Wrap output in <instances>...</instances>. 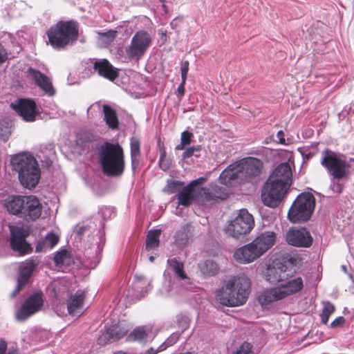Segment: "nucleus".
Masks as SVG:
<instances>
[{
  "label": "nucleus",
  "mask_w": 354,
  "mask_h": 354,
  "mask_svg": "<svg viewBox=\"0 0 354 354\" xmlns=\"http://www.w3.org/2000/svg\"><path fill=\"white\" fill-rule=\"evenodd\" d=\"M250 280L244 274L229 279L225 285L216 291V299L226 306H239L244 304L249 296Z\"/></svg>",
  "instance_id": "1"
},
{
  "label": "nucleus",
  "mask_w": 354,
  "mask_h": 354,
  "mask_svg": "<svg viewBox=\"0 0 354 354\" xmlns=\"http://www.w3.org/2000/svg\"><path fill=\"white\" fill-rule=\"evenodd\" d=\"M263 168V162L256 158L248 157L231 164L220 174L221 183L232 186L234 182L241 183L259 176Z\"/></svg>",
  "instance_id": "2"
},
{
  "label": "nucleus",
  "mask_w": 354,
  "mask_h": 354,
  "mask_svg": "<svg viewBox=\"0 0 354 354\" xmlns=\"http://www.w3.org/2000/svg\"><path fill=\"white\" fill-rule=\"evenodd\" d=\"M10 165L14 171L18 174V178L23 187L34 188L38 184L41 172L37 161L31 154L21 153L13 156Z\"/></svg>",
  "instance_id": "3"
},
{
  "label": "nucleus",
  "mask_w": 354,
  "mask_h": 354,
  "mask_svg": "<svg viewBox=\"0 0 354 354\" xmlns=\"http://www.w3.org/2000/svg\"><path fill=\"white\" fill-rule=\"evenodd\" d=\"M100 162L103 172L109 176H120L124 170L122 147L118 143L105 142L100 150Z\"/></svg>",
  "instance_id": "4"
},
{
  "label": "nucleus",
  "mask_w": 354,
  "mask_h": 354,
  "mask_svg": "<svg viewBox=\"0 0 354 354\" xmlns=\"http://www.w3.org/2000/svg\"><path fill=\"white\" fill-rule=\"evenodd\" d=\"M277 287L267 288L258 297V301L263 308L299 292L304 287V281L301 277L288 279Z\"/></svg>",
  "instance_id": "5"
},
{
  "label": "nucleus",
  "mask_w": 354,
  "mask_h": 354,
  "mask_svg": "<svg viewBox=\"0 0 354 354\" xmlns=\"http://www.w3.org/2000/svg\"><path fill=\"white\" fill-rule=\"evenodd\" d=\"M49 43L54 48L61 49L73 44L78 37L77 24L73 21H59L47 32Z\"/></svg>",
  "instance_id": "6"
},
{
  "label": "nucleus",
  "mask_w": 354,
  "mask_h": 354,
  "mask_svg": "<svg viewBox=\"0 0 354 354\" xmlns=\"http://www.w3.org/2000/svg\"><path fill=\"white\" fill-rule=\"evenodd\" d=\"M315 205V198L310 193H302L295 200L288 213L292 223L305 222L310 219Z\"/></svg>",
  "instance_id": "7"
},
{
  "label": "nucleus",
  "mask_w": 354,
  "mask_h": 354,
  "mask_svg": "<svg viewBox=\"0 0 354 354\" xmlns=\"http://www.w3.org/2000/svg\"><path fill=\"white\" fill-rule=\"evenodd\" d=\"M321 164L336 179L345 177L350 167L345 156L330 150H325L322 152Z\"/></svg>",
  "instance_id": "8"
},
{
  "label": "nucleus",
  "mask_w": 354,
  "mask_h": 354,
  "mask_svg": "<svg viewBox=\"0 0 354 354\" xmlns=\"http://www.w3.org/2000/svg\"><path fill=\"white\" fill-rule=\"evenodd\" d=\"M254 226V220L246 209H241L236 218L225 227L227 234L234 238L249 234Z\"/></svg>",
  "instance_id": "9"
},
{
  "label": "nucleus",
  "mask_w": 354,
  "mask_h": 354,
  "mask_svg": "<svg viewBox=\"0 0 354 354\" xmlns=\"http://www.w3.org/2000/svg\"><path fill=\"white\" fill-rule=\"evenodd\" d=\"M152 41L151 36L145 30H140L132 37L130 45L126 48V53L131 59H140Z\"/></svg>",
  "instance_id": "10"
},
{
  "label": "nucleus",
  "mask_w": 354,
  "mask_h": 354,
  "mask_svg": "<svg viewBox=\"0 0 354 354\" xmlns=\"http://www.w3.org/2000/svg\"><path fill=\"white\" fill-rule=\"evenodd\" d=\"M289 188L278 182L267 180L261 191L263 204L270 207L278 206Z\"/></svg>",
  "instance_id": "11"
},
{
  "label": "nucleus",
  "mask_w": 354,
  "mask_h": 354,
  "mask_svg": "<svg viewBox=\"0 0 354 354\" xmlns=\"http://www.w3.org/2000/svg\"><path fill=\"white\" fill-rule=\"evenodd\" d=\"M44 304L41 293H35L26 299L21 309L17 313L16 318L24 321L41 310Z\"/></svg>",
  "instance_id": "12"
},
{
  "label": "nucleus",
  "mask_w": 354,
  "mask_h": 354,
  "mask_svg": "<svg viewBox=\"0 0 354 354\" xmlns=\"http://www.w3.org/2000/svg\"><path fill=\"white\" fill-rule=\"evenodd\" d=\"M227 197V194L225 190L214 184L202 187L197 192L198 201L203 205H210L219 200H224Z\"/></svg>",
  "instance_id": "13"
},
{
  "label": "nucleus",
  "mask_w": 354,
  "mask_h": 354,
  "mask_svg": "<svg viewBox=\"0 0 354 354\" xmlns=\"http://www.w3.org/2000/svg\"><path fill=\"white\" fill-rule=\"evenodd\" d=\"M286 240L289 245L295 247L308 248L313 243L310 232L303 227L289 228L286 234Z\"/></svg>",
  "instance_id": "14"
},
{
  "label": "nucleus",
  "mask_w": 354,
  "mask_h": 354,
  "mask_svg": "<svg viewBox=\"0 0 354 354\" xmlns=\"http://www.w3.org/2000/svg\"><path fill=\"white\" fill-rule=\"evenodd\" d=\"M263 276L270 284L286 281L290 277L288 273V267L280 262H273L268 265L263 272Z\"/></svg>",
  "instance_id": "15"
},
{
  "label": "nucleus",
  "mask_w": 354,
  "mask_h": 354,
  "mask_svg": "<svg viewBox=\"0 0 354 354\" xmlns=\"http://www.w3.org/2000/svg\"><path fill=\"white\" fill-rule=\"evenodd\" d=\"M10 106L25 121L35 120L38 111L36 104L32 100L19 99L12 102Z\"/></svg>",
  "instance_id": "16"
},
{
  "label": "nucleus",
  "mask_w": 354,
  "mask_h": 354,
  "mask_svg": "<svg viewBox=\"0 0 354 354\" xmlns=\"http://www.w3.org/2000/svg\"><path fill=\"white\" fill-rule=\"evenodd\" d=\"M263 254L253 241L236 249L233 254L234 259L239 263L247 264L253 262Z\"/></svg>",
  "instance_id": "17"
},
{
  "label": "nucleus",
  "mask_w": 354,
  "mask_h": 354,
  "mask_svg": "<svg viewBox=\"0 0 354 354\" xmlns=\"http://www.w3.org/2000/svg\"><path fill=\"white\" fill-rule=\"evenodd\" d=\"M263 254L253 241L236 249L233 254L234 259L239 263L247 264L253 262Z\"/></svg>",
  "instance_id": "18"
},
{
  "label": "nucleus",
  "mask_w": 354,
  "mask_h": 354,
  "mask_svg": "<svg viewBox=\"0 0 354 354\" xmlns=\"http://www.w3.org/2000/svg\"><path fill=\"white\" fill-rule=\"evenodd\" d=\"M11 248L19 254H25L30 250L29 245L26 242L23 228L10 225Z\"/></svg>",
  "instance_id": "19"
},
{
  "label": "nucleus",
  "mask_w": 354,
  "mask_h": 354,
  "mask_svg": "<svg viewBox=\"0 0 354 354\" xmlns=\"http://www.w3.org/2000/svg\"><path fill=\"white\" fill-rule=\"evenodd\" d=\"M42 205L35 196H26L21 217L26 220L35 221L41 214Z\"/></svg>",
  "instance_id": "20"
},
{
  "label": "nucleus",
  "mask_w": 354,
  "mask_h": 354,
  "mask_svg": "<svg viewBox=\"0 0 354 354\" xmlns=\"http://www.w3.org/2000/svg\"><path fill=\"white\" fill-rule=\"evenodd\" d=\"M27 77L32 80L35 84L38 86L47 95L53 96L55 95V91L50 78L41 73L40 71L30 67L27 71Z\"/></svg>",
  "instance_id": "21"
},
{
  "label": "nucleus",
  "mask_w": 354,
  "mask_h": 354,
  "mask_svg": "<svg viewBox=\"0 0 354 354\" xmlns=\"http://www.w3.org/2000/svg\"><path fill=\"white\" fill-rule=\"evenodd\" d=\"M292 174L290 163L283 162L274 169L268 180L278 182L289 188L292 183Z\"/></svg>",
  "instance_id": "22"
},
{
  "label": "nucleus",
  "mask_w": 354,
  "mask_h": 354,
  "mask_svg": "<svg viewBox=\"0 0 354 354\" xmlns=\"http://www.w3.org/2000/svg\"><path fill=\"white\" fill-rule=\"evenodd\" d=\"M37 265V263L33 259H28L20 265L17 286L12 292L11 297H15L20 291L21 287L28 281Z\"/></svg>",
  "instance_id": "23"
},
{
  "label": "nucleus",
  "mask_w": 354,
  "mask_h": 354,
  "mask_svg": "<svg viewBox=\"0 0 354 354\" xmlns=\"http://www.w3.org/2000/svg\"><path fill=\"white\" fill-rule=\"evenodd\" d=\"M277 235L271 230H265L257 234L252 241L263 255L276 243Z\"/></svg>",
  "instance_id": "24"
},
{
  "label": "nucleus",
  "mask_w": 354,
  "mask_h": 354,
  "mask_svg": "<svg viewBox=\"0 0 354 354\" xmlns=\"http://www.w3.org/2000/svg\"><path fill=\"white\" fill-rule=\"evenodd\" d=\"M93 68L99 75L111 81H113L118 76L117 68L106 59H96L93 63Z\"/></svg>",
  "instance_id": "25"
},
{
  "label": "nucleus",
  "mask_w": 354,
  "mask_h": 354,
  "mask_svg": "<svg viewBox=\"0 0 354 354\" xmlns=\"http://www.w3.org/2000/svg\"><path fill=\"white\" fill-rule=\"evenodd\" d=\"M205 178H199L192 181L187 186L183 187L178 194V204L184 206H188L191 204L194 198V188L195 185L203 184Z\"/></svg>",
  "instance_id": "26"
},
{
  "label": "nucleus",
  "mask_w": 354,
  "mask_h": 354,
  "mask_svg": "<svg viewBox=\"0 0 354 354\" xmlns=\"http://www.w3.org/2000/svg\"><path fill=\"white\" fill-rule=\"evenodd\" d=\"M85 292L82 290H77L74 295L71 296L67 303V310L73 316H79L84 309V301Z\"/></svg>",
  "instance_id": "27"
},
{
  "label": "nucleus",
  "mask_w": 354,
  "mask_h": 354,
  "mask_svg": "<svg viewBox=\"0 0 354 354\" xmlns=\"http://www.w3.org/2000/svg\"><path fill=\"white\" fill-rule=\"evenodd\" d=\"M126 333L127 330L122 328L118 325H113L98 337L97 342L99 344L104 345L121 339Z\"/></svg>",
  "instance_id": "28"
},
{
  "label": "nucleus",
  "mask_w": 354,
  "mask_h": 354,
  "mask_svg": "<svg viewBox=\"0 0 354 354\" xmlns=\"http://www.w3.org/2000/svg\"><path fill=\"white\" fill-rule=\"evenodd\" d=\"M26 196H11L4 201V207L8 212L21 216Z\"/></svg>",
  "instance_id": "29"
},
{
  "label": "nucleus",
  "mask_w": 354,
  "mask_h": 354,
  "mask_svg": "<svg viewBox=\"0 0 354 354\" xmlns=\"http://www.w3.org/2000/svg\"><path fill=\"white\" fill-rule=\"evenodd\" d=\"M167 265L174 274L181 280L185 281L186 283H190V279L184 271V264L178 261L176 258L169 259Z\"/></svg>",
  "instance_id": "30"
},
{
  "label": "nucleus",
  "mask_w": 354,
  "mask_h": 354,
  "mask_svg": "<svg viewBox=\"0 0 354 354\" xmlns=\"http://www.w3.org/2000/svg\"><path fill=\"white\" fill-rule=\"evenodd\" d=\"M150 331L151 329L149 327L139 326L131 332L127 339L129 342L145 343L148 340Z\"/></svg>",
  "instance_id": "31"
},
{
  "label": "nucleus",
  "mask_w": 354,
  "mask_h": 354,
  "mask_svg": "<svg viewBox=\"0 0 354 354\" xmlns=\"http://www.w3.org/2000/svg\"><path fill=\"white\" fill-rule=\"evenodd\" d=\"M103 113L104 120L106 124L112 129H115L118 127V119L116 111L110 106L104 104L103 106Z\"/></svg>",
  "instance_id": "32"
},
{
  "label": "nucleus",
  "mask_w": 354,
  "mask_h": 354,
  "mask_svg": "<svg viewBox=\"0 0 354 354\" xmlns=\"http://www.w3.org/2000/svg\"><path fill=\"white\" fill-rule=\"evenodd\" d=\"M95 230L93 227L88 225L77 226L75 229V239L80 241H90L91 235L95 232Z\"/></svg>",
  "instance_id": "33"
},
{
  "label": "nucleus",
  "mask_w": 354,
  "mask_h": 354,
  "mask_svg": "<svg viewBox=\"0 0 354 354\" xmlns=\"http://www.w3.org/2000/svg\"><path fill=\"white\" fill-rule=\"evenodd\" d=\"M133 287L137 292H140L143 296L144 292L147 293L151 289V283L144 276L136 275Z\"/></svg>",
  "instance_id": "34"
},
{
  "label": "nucleus",
  "mask_w": 354,
  "mask_h": 354,
  "mask_svg": "<svg viewBox=\"0 0 354 354\" xmlns=\"http://www.w3.org/2000/svg\"><path fill=\"white\" fill-rule=\"evenodd\" d=\"M131 167L133 170H135L138 165V156L140 153V142L137 139L133 138L131 140Z\"/></svg>",
  "instance_id": "35"
},
{
  "label": "nucleus",
  "mask_w": 354,
  "mask_h": 354,
  "mask_svg": "<svg viewBox=\"0 0 354 354\" xmlns=\"http://www.w3.org/2000/svg\"><path fill=\"white\" fill-rule=\"evenodd\" d=\"M160 235V230H159L149 232L146 239V248L148 250L158 246Z\"/></svg>",
  "instance_id": "36"
},
{
  "label": "nucleus",
  "mask_w": 354,
  "mask_h": 354,
  "mask_svg": "<svg viewBox=\"0 0 354 354\" xmlns=\"http://www.w3.org/2000/svg\"><path fill=\"white\" fill-rule=\"evenodd\" d=\"M201 271L207 275H214L218 271V265L212 260H206L199 266Z\"/></svg>",
  "instance_id": "37"
},
{
  "label": "nucleus",
  "mask_w": 354,
  "mask_h": 354,
  "mask_svg": "<svg viewBox=\"0 0 354 354\" xmlns=\"http://www.w3.org/2000/svg\"><path fill=\"white\" fill-rule=\"evenodd\" d=\"M178 285L176 283L168 282L165 283L160 290L161 294L165 296L172 297L181 293V289L178 288Z\"/></svg>",
  "instance_id": "38"
},
{
  "label": "nucleus",
  "mask_w": 354,
  "mask_h": 354,
  "mask_svg": "<svg viewBox=\"0 0 354 354\" xmlns=\"http://www.w3.org/2000/svg\"><path fill=\"white\" fill-rule=\"evenodd\" d=\"M189 239V234L187 227H182L176 232L175 235V243L176 245L182 247L187 244Z\"/></svg>",
  "instance_id": "39"
},
{
  "label": "nucleus",
  "mask_w": 354,
  "mask_h": 354,
  "mask_svg": "<svg viewBox=\"0 0 354 354\" xmlns=\"http://www.w3.org/2000/svg\"><path fill=\"white\" fill-rule=\"evenodd\" d=\"M54 261L57 266L69 264L71 257L66 250L57 252L54 257Z\"/></svg>",
  "instance_id": "40"
},
{
  "label": "nucleus",
  "mask_w": 354,
  "mask_h": 354,
  "mask_svg": "<svg viewBox=\"0 0 354 354\" xmlns=\"http://www.w3.org/2000/svg\"><path fill=\"white\" fill-rule=\"evenodd\" d=\"M335 311L334 306L330 302L324 303V307L321 314L322 322L323 324H326L328 322L329 317Z\"/></svg>",
  "instance_id": "41"
},
{
  "label": "nucleus",
  "mask_w": 354,
  "mask_h": 354,
  "mask_svg": "<svg viewBox=\"0 0 354 354\" xmlns=\"http://www.w3.org/2000/svg\"><path fill=\"white\" fill-rule=\"evenodd\" d=\"M171 162V160L169 158H167L166 151H165L164 149H162L160 150V158H159L160 167L162 170L167 171V169H169Z\"/></svg>",
  "instance_id": "42"
},
{
  "label": "nucleus",
  "mask_w": 354,
  "mask_h": 354,
  "mask_svg": "<svg viewBox=\"0 0 354 354\" xmlns=\"http://www.w3.org/2000/svg\"><path fill=\"white\" fill-rule=\"evenodd\" d=\"M117 32L115 30H109L106 32L99 33V39L105 44H111L116 37Z\"/></svg>",
  "instance_id": "43"
},
{
  "label": "nucleus",
  "mask_w": 354,
  "mask_h": 354,
  "mask_svg": "<svg viewBox=\"0 0 354 354\" xmlns=\"http://www.w3.org/2000/svg\"><path fill=\"white\" fill-rule=\"evenodd\" d=\"M59 241V237L55 233H48L44 240V245L48 248H53Z\"/></svg>",
  "instance_id": "44"
},
{
  "label": "nucleus",
  "mask_w": 354,
  "mask_h": 354,
  "mask_svg": "<svg viewBox=\"0 0 354 354\" xmlns=\"http://www.w3.org/2000/svg\"><path fill=\"white\" fill-rule=\"evenodd\" d=\"M183 185V183L178 180H169L165 188L168 194H173L178 191Z\"/></svg>",
  "instance_id": "45"
},
{
  "label": "nucleus",
  "mask_w": 354,
  "mask_h": 354,
  "mask_svg": "<svg viewBox=\"0 0 354 354\" xmlns=\"http://www.w3.org/2000/svg\"><path fill=\"white\" fill-rule=\"evenodd\" d=\"M179 335L177 333H173L164 343L159 346V351H164L168 346L173 345L178 339Z\"/></svg>",
  "instance_id": "46"
},
{
  "label": "nucleus",
  "mask_w": 354,
  "mask_h": 354,
  "mask_svg": "<svg viewBox=\"0 0 354 354\" xmlns=\"http://www.w3.org/2000/svg\"><path fill=\"white\" fill-rule=\"evenodd\" d=\"M201 149V147L200 146L189 147L184 151V153L183 154V158L184 159H186L192 156H198V155L196 154V153L200 152Z\"/></svg>",
  "instance_id": "47"
},
{
  "label": "nucleus",
  "mask_w": 354,
  "mask_h": 354,
  "mask_svg": "<svg viewBox=\"0 0 354 354\" xmlns=\"http://www.w3.org/2000/svg\"><path fill=\"white\" fill-rule=\"evenodd\" d=\"M252 345L250 343L244 342L240 348L233 354H253Z\"/></svg>",
  "instance_id": "48"
},
{
  "label": "nucleus",
  "mask_w": 354,
  "mask_h": 354,
  "mask_svg": "<svg viewBox=\"0 0 354 354\" xmlns=\"http://www.w3.org/2000/svg\"><path fill=\"white\" fill-rule=\"evenodd\" d=\"M193 136V134L188 131H185L181 133L180 136V142L186 145H188L191 142V138Z\"/></svg>",
  "instance_id": "49"
},
{
  "label": "nucleus",
  "mask_w": 354,
  "mask_h": 354,
  "mask_svg": "<svg viewBox=\"0 0 354 354\" xmlns=\"http://www.w3.org/2000/svg\"><path fill=\"white\" fill-rule=\"evenodd\" d=\"M188 70H189V62L187 61H185L182 64L181 68H180L182 80H186Z\"/></svg>",
  "instance_id": "50"
},
{
  "label": "nucleus",
  "mask_w": 354,
  "mask_h": 354,
  "mask_svg": "<svg viewBox=\"0 0 354 354\" xmlns=\"http://www.w3.org/2000/svg\"><path fill=\"white\" fill-rule=\"evenodd\" d=\"M8 58V53L3 46L0 43V65Z\"/></svg>",
  "instance_id": "51"
},
{
  "label": "nucleus",
  "mask_w": 354,
  "mask_h": 354,
  "mask_svg": "<svg viewBox=\"0 0 354 354\" xmlns=\"http://www.w3.org/2000/svg\"><path fill=\"white\" fill-rule=\"evenodd\" d=\"M345 322V319L344 317L340 316L337 317L334 321H333L330 324V326L333 328H335L337 327L342 326Z\"/></svg>",
  "instance_id": "52"
},
{
  "label": "nucleus",
  "mask_w": 354,
  "mask_h": 354,
  "mask_svg": "<svg viewBox=\"0 0 354 354\" xmlns=\"http://www.w3.org/2000/svg\"><path fill=\"white\" fill-rule=\"evenodd\" d=\"M7 349V342L3 339L0 338V354H6Z\"/></svg>",
  "instance_id": "53"
},
{
  "label": "nucleus",
  "mask_w": 354,
  "mask_h": 354,
  "mask_svg": "<svg viewBox=\"0 0 354 354\" xmlns=\"http://www.w3.org/2000/svg\"><path fill=\"white\" fill-rule=\"evenodd\" d=\"M186 80H182L180 84L178 86L177 92L178 95L180 96H183L185 94V84Z\"/></svg>",
  "instance_id": "54"
},
{
  "label": "nucleus",
  "mask_w": 354,
  "mask_h": 354,
  "mask_svg": "<svg viewBox=\"0 0 354 354\" xmlns=\"http://www.w3.org/2000/svg\"><path fill=\"white\" fill-rule=\"evenodd\" d=\"M65 306L64 304L57 305L55 307V310L59 316H62L64 314Z\"/></svg>",
  "instance_id": "55"
},
{
  "label": "nucleus",
  "mask_w": 354,
  "mask_h": 354,
  "mask_svg": "<svg viewBox=\"0 0 354 354\" xmlns=\"http://www.w3.org/2000/svg\"><path fill=\"white\" fill-rule=\"evenodd\" d=\"M283 131L280 130L278 131L277 134V137L279 140V142L280 144H285L286 143V140H285V138L283 137Z\"/></svg>",
  "instance_id": "56"
},
{
  "label": "nucleus",
  "mask_w": 354,
  "mask_h": 354,
  "mask_svg": "<svg viewBox=\"0 0 354 354\" xmlns=\"http://www.w3.org/2000/svg\"><path fill=\"white\" fill-rule=\"evenodd\" d=\"M302 156L304 159L308 160L310 159L313 156V153L311 152H309L308 150H304L301 152Z\"/></svg>",
  "instance_id": "57"
},
{
  "label": "nucleus",
  "mask_w": 354,
  "mask_h": 354,
  "mask_svg": "<svg viewBox=\"0 0 354 354\" xmlns=\"http://www.w3.org/2000/svg\"><path fill=\"white\" fill-rule=\"evenodd\" d=\"M159 351V348L157 350H155L153 348L151 347L146 351L145 354H156Z\"/></svg>",
  "instance_id": "58"
},
{
  "label": "nucleus",
  "mask_w": 354,
  "mask_h": 354,
  "mask_svg": "<svg viewBox=\"0 0 354 354\" xmlns=\"http://www.w3.org/2000/svg\"><path fill=\"white\" fill-rule=\"evenodd\" d=\"M6 354H19V352L17 349L12 347L6 351Z\"/></svg>",
  "instance_id": "59"
},
{
  "label": "nucleus",
  "mask_w": 354,
  "mask_h": 354,
  "mask_svg": "<svg viewBox=\"0 0 354 354\" xmlns=\"http://www.w3.org/2000/svg\"><path fill=\"white\" fill-rule=\"evenodd\" d=\"M185 146H187L185 144H183L182 142H180V143L175 147V149L176 150H183V149H184Z\"/></svg>",
  "instance_id": "60"
},
{
  "label": "nucleus",
  "mask_w": 354,
  "mask_h": 354,
  "mask_svg": "<svg viewBox=\"0 0 354 354\" xmlns=\"http://www.w3.org/2000/svg\"><path fill=\"white\" fill-rule=\"evenodd\" d=\"M170 26L171 27L173 28V29H176L177 26H178V23H177V19H174L171 23H170Z\"/></svg>",
  "instance_id": "61"
},
{
  "label": "nucleus",
  "mask_w": 354,
  "mask_h": 354,
  "mask_svg": "<svg viewBox=\"0 0 354 354\" xmlns=\"http://www.w3.org/2000/svg\"><path fill=\"white\" fill-rule=\"evenodd\" d=\"M149 261H150L151 262H153V260H154V257H153V256H150V257H149Z\"/></svg>",
  "instance_id": "62"
},
{
  "label": "nucleus",
  "mask_w": 354,
  "mask_h": 354,
  "mask_svg": "<svg viewBox=\"0 0 354 354\" xmlns=\"http://www.w3.org/2000/svg\"><path fill=\"white\" fill-rule=\"evenodd\" d=\"M185 327H187V322L186 320L185 321Z\"/></svg>",
  "instance_id": "63"
},
{
  "label": "nucleus",
  "mask_w": 354,
  "mask_h": 354,
  "mask_svg": "<svg viewBox=\"0 0 354 354\" xmlns=\"http://www.w3.org/2000/svg\"><path fill=\"white\" fill-rule=\"evenodd\" d=\"M342 268H343V270H344L346 271V266H343Z\"/></svg>",
  "instance_id": "64"
}]
</instances>
